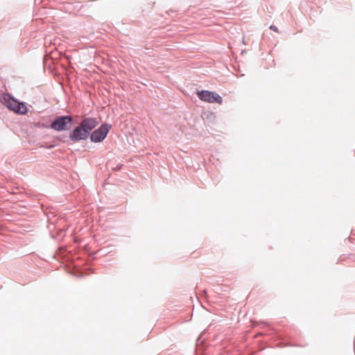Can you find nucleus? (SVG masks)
Returning a JSON list of instances; mask_svg holds the SVG:
<instances>
[{"mask_svg": "<svg viewBox=\"0 0 355 355\" xmlns=\"http://www.w3.org/2000/svg\"><path fill=\"white\" fill-rule=\"evenodd\" d=\"M17 102V99L14 97L11 96L8 94H4L3 95V103L6 107H7L10 110H13V107H15V104Z\"/></svg>", "mask_w": 355, "mask_h": 355, "instance_id": "nucleus-6", "label": "nucleus"}, {"mask_svg": "<svg viewBox=\"0 0 355 355\" xmlns=\"http://www.w3.org/2000/svg\"><path fill=\"white\" fill-rule=\"evenodd\" d=\"M270 29H271V30H272V31H274L275 32H278V28L275 25H271L270 26Z\"/></svg>", "mask_w": 355, "mask_h": 355, "instance_id": "nucleus-9", "label": "nucleus"}, {"mask_svg": "<svg viewBox=\"0 0 355 355\" xmlns=\"http://www.w3.org/2000/svg\"><path fill=\"white\" fill-rule=\"evenodd\" d=\"M89 137L86 135L80 125L76 126L69 132V138L73 142L86 140Z\"/></svg>", "mask_w": 355, "mask_h": 355, "instance_id": "nucleus-5", "label": "nucleus"}, {"mask_svg": "<svg viewBox=\"0 0 355 355\" xmlns=\"http://www.w3.org/2000/svg\"><path fill=\"white\" fill-rule=\"evenodd\" d=\"M73 120V118L71 115L58 116L51 123L49 127L58 132L68 130L71 128L69 125Z\"/></svg>", "mask_w": 355, "mask_h": 355, "instance_id": "nucleus-1", "label": "nucleus"}, {"mask_svg": "<svg viewBox=\"0 0 355 355\" xmlns=\"http://www.w3.org/2000/svg\"><path fill=\"white\" fill-rule=\"evenodd\" d=\"M198 97L202 101L221 104L223 103L222 97L214 92L208 90H200L197 92Z\"/></svg>", "mask_w": 355, "mask_h": 355, "instance_id": "nucleus-3", "label": "nucleus"}, {"mask_svg": "<svg viewBox=\"0 0 355 355\" xmlns=\"http://www.w3.org/2000/svg\"><path fill=\"white\" fill-rule=\"evenodd\" d=\"M79 125L86 135L89 137L92 131L98 125V121L94 117H83Z\"/></svg>", "mask_w": 355, "mask_h": 355, "instance_id": "nucleus-4", "label": "nucleus"}, {"mask_svg": "<svg viewBox=\"0 0 355 355\" xmlns=\"http://www.w3.org/2000/svg\"><path fill=\"white\" fill-rule=\"evenodd\" d=\"M12 108L13 110L12 111L17 114H25L28 112V107L26 103L24 102H19L17 100L15 104V107H13Z\"/></svg>", "mask_w": 355, "mask_h": 355, "instance_id": "nucleus-7", "label": "nucleus"}, {"mask_svg": "<svg viewBox=\"0 0 355 355\" xmlns=\"http://www.w3.org/2000/svg\"><path fill=\"white\" fill-rule=\"evenodd\" d=\"M35 127L37 128H48L47 125H46L44 123H36L35 125Z\"/></svg>", "mask_w": 355, "mask_h": 355, "instance_id": "nucleus-8", "label": "nucleus"}, {"mask_svg": "<svg viewBox=\"0 0 355 355\" xmlns=\"http://www.w3.org/2000/svg\"><path fill=\"white\" fill-rule=\"evenodd\" d=\"M111 129L112 125L107 123H102L97 129L92 132L89 137L90 141L93 143H100L103 141L106 138Z\"/></svg>", "mask_w": 355, "mask_h": 355, "instance_id": "nucleus-2", "label": "nucleus"}]
</instances>
